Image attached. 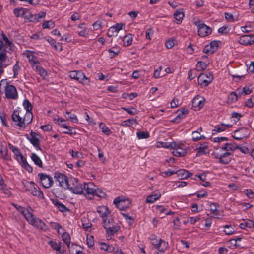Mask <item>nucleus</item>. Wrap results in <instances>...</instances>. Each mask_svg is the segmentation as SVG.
Returning <instances> with one entry per match:
<instances>
[{
    "mask_svg": "<svg viewBox=\"0 0 254 254\" xmlns=\"http://www.w3.org/2000/svg\"><path fill=\"white\" fill-rule=\"evenodd\" d=\"M11 118L18 129H24L32 122L33 115L29 113H25L24 111L15 110L11 115Z\"/></svg>",
    "mask_w": 254,
    "mask_h": 254,
    "instance_id": "1",
    "label": "nucleus"
},
{
    "mask_svg": "<svg viewBox=\"0 0 254 254\" xmlns=\"http://www.w3.org/2000/svg\"><path fill=\"white\" fill-rule=\"evenodd\" d=\"M103 226L106 231L108 234V237L114 235L119 231L120 229V226L114 222L113 218L110 217L108 219H104L103 220Z\"/></svg>",
    "mask_w": 254,
    "mask_h": 254,
    "instance_id": "2",
    "label": "nucleus"
},
{
    "mask_svg": "<svg viewBox=\"0 0 254 254\" xmlns=\"http://www.w3.org/2000/svg\"><path fill=\"white\" fill-rule=\"evenodd\" d=\"M4 85V91L5 93V97L8 99L16 100L18 98V93L16 87L8 83L6 80H2L0 82V86Z\"/></svg>",
    "mask_w": 254,
    "mask_h": 254,
    "instance_id": "3",
    "label": "nucleus"
},
{
    "mask_svg": "<svg viewBox=\"0 0 254 254\" xmlns=\"http://www.w3.org/2000/svg\"><path fill=\"white\" fill-rule=\"evenodd\" d=\"M69 76L72 79H74L83 85H88L90 82L89 78L80 70L70 71Z\"/></svg>",
    "mask_w": 254,
    "mask_h": 254,
    "instance_id": "4",
    "label": "nucleus"
},
{
    "mask_svg": "<svg viewBox=\"0 0 254 254\" xmlns=\"http://www.w3.org/2000/svg\"><path fill=\"white\" fill-rule=\"evenodd\" d=\"M83 186L78 180L75 178H71L69 179V189L72 193L76 194H81L83 193Z\"/></svg>",
    "mask_w": 254,
    "mask_h": 254,
    "instance_id": "5",
    "label": "nucleus"
},
{
    "mask_svg": "<svg viewBox=\"0 0 254 254\" xmlns=\"http://www.w3.org/2000/svg\"><path fill=\"white\" fill-rule=\"evenodd\" d=\"M250 134L251 131L248 128L242 127L233 132L232 137L236 140H241L248 137Z\"/></svg>",
    "mask_w": 254,
    "mask_h": 254,
    "instance_id": "6",
    "label": "nucleus"
},
{
    "mask_svg": "<svg viewBox=\"0 0 254 254\" xmlns=\"http://www.w3.org/2000/svg\"><path fill=\"white\" fill-rule=\"evenodd\" d=\"M54 178L55 181L58 182L59 186L64 189H67V188H69V180L65 175L60 172H56Z\"/></svg>",
    "mask_w": 254,
    "mask_h": 254,
    "instance_id": "7",
    "label": "nucleus"
},
{
    "mask_svg": "<svg viewBox=\"0 0 254 254\" xmlns=\"http://www.w3.org/2000/svg\"><path fill=\"white\" fill-rule=\"evenodd\" d=\"M195 24L197 27L198 34L200 36L205 37L211 33L212 29L203 23L202 21L199 20L195 22Z\"/></svg>",
    "mask_w": 254,
    "mask_h": 254,
    "instance_id": "8",
    "label": "nucleus"
},
{
    "mask_svg": "<svg viewBox=\"0 0 254 254\" xmlns=\"http://www.w3.org/2000/svg\"><path fill=\"white\" fill-rule=\"evenodd\" d=\"M38 178L40 183L45 188H50L53 184V180L52 177L45 173H40L38 174Z\"/></svg>",
    "mask_w": 254,
    "mask_h": 254,
    "instance_id": "9",
    "label": "nucleus"
},
{
    "mask_svg": "<svg viewBox=\"0 0 254 254\" xmlns=\"http://www.w3.org/2000/svg\"><path fill=\"white\" fill-rule=\"evenodd\" d=\"M114 203L119 209L124 210L130 207L131 202L129 199H122L118 197L114 199Z\"/></svg>",
    "mask_w": 254,
    "mask_h": 254,
    "instance_id": "10",
    "label": "nucleus"
},
{
    "mask_svg": "<svg viewBox=\"0 0 254 254\" xmlns=\"http://www.w3.org/2000/svg\"><path fill=\"white\" fill-rule=\"evenodd\" d=\"M25 136L26 138L35 147L37 150H41L40 146L39 135L38 134L31 130L29 135L26 134Z\"/></svg>",
    "mask_w": 254,
    "mask_h": 254,
    "instance_id": "11",
    "label": "nucleus"
},
{
    "mask_svg": "<svg viewBox=\"0 0 254 254\" xmlns=\"http://www.w3.org/2000/svg\"><path fill=\"white\" fill-rule=\"evenodd\" d=\"M213 79V76L211 73H201L197 79L198 83L205 87L212 82Z\"/></svg>",
    "mask_w": 254,
    "mask_h": 254,
    "instance_id": "12",
    "label": "nucleus"
},
{
    "mask_svg": "<svg viewBox=\"0 0 254 254\" xmlns=\"http://www.w3.org/2000/svg\"><path fill=\"white\" fill-rule=\"evenodd\" d=\"M96 187V186L93 183H84L83 186L84 191L82 194L86 196H89L90 195H94Z\"/></svg>",
    "mask_w": 254,
    "mask_h": 254,
    "instance_id": "13",
    "label": "nucleus"
},
{
    "mask_svg": "<svg viewBox=\"0 0 254 254\" xmlns=\"http://www.w3.org/2000/svg\"><path fill=\"white\" fill-rule=\"evenodd\" d=\"M232 154L229 152H226L219 156L218 154L215 156V158L219 159V162L222 164H229L232 159Z\"/></svg>",
    "mask_w": 254,
    "mask_h": 254,
    "instance_id": "14",
    "label": "nucleus"
},
{
    "mask_svg": "<svg viewBox=\"0 0 254 254\" xmlns=\"http://www.w3.org/2000/svg\"><path fill=\"white\" fill-rule=\"evenodd\" d=\"M239 43L244 45H251L254 43V35H244L239 38Z\"/></svg>",
    "mask_w": 254,
    "mask_h": 254,
    "instance_id": "15",
    "label": "nucleus"
},
{
    "mask_svg": "<svg viewBox=\"0 0 254 254\" xmlns=\"http://www.w3.org/2000/svg\"><path fill=\"white\" fill-rule=\"evenodd\" d=\"M175 146L172 147L173 154L177 157H182L185 156L187 153V150L185 148L182 147V144H177L174 142Z\"/></svg>",
    "mask_w": 254,
    "mask_h": 254,
    "instance_id": "16",
    "label": "nucleus"
},
{
    "mask_svg": "<svg viewBox=\"0 0 254 254\" xmlns=\"http://www.w3.org/2000/svg\"><path fill=\"white\" fill-rule=\"evenodd\" d=\"M0 153L2 158L7 161H12L11 156L8 154V149L7 145L5 142L0 144Z\"/></svg>",
    "mask_w": 254,
    "mask_h": 254,
    "instance_id": "17",
    "label": "nucleus"
},
{
    "mask_svg": "<svg viewBox=\"0 0 254 254\" xmlns=\"http://www.w3.org/2000/svg\"><path fill=\"white\" fill-rule=\"evenodd\" d=\"M30 224L37 229L44 231L48 230V226L42 220L38 218H35Z\"/></svg>",
    "mask_w": 254,
    "mask_h": 254,
    "instance_id": "18",
    "label": "nucleus"
},
{
    "mask_svg": "<svg viewBox=\"0 0 254 254\" xmlns=\"http://www.w3.org/2000/svg\"><path fill=\"white\" fill-rule=\"evenodd\" d=\"M232 126L231 124H225L221 123L220 125H217L215 126L214 128L212 130V134L214 135L217 132H221L224 131L227 128H230Z\"/></svg>",
    "mask_w": 254,
    "mask_h": 254,
    "instance_id": "19",
    "label": "nucleus"
},
{
    "mask_svg": "<svg viewBox=\"0 0 254 254\" xmlns=\"http://www.w3.org/2000/svg\"><path fill=\"white\" fill-rule=\"evenodd\" d=\"M34 186V187H33V189L30 192L31 194L34 196L38 197L41 199H44L45 197L44 194L39 187L37 185Z\"/></svg>",
    "mask_w": 254,
    "mask_h": 254,
    "instance_id": "20",
    "label": "nucleus"
},
{
    "mask_svg": "<svg viewBox=\"0 0 254 254\" xmlns=\"http://www.w3.org/2000/svg\"><path fill=\"white\" fill-rule=\"evenodd\" d=\"M217 204L216 203H211L209 205V210L211 212V214L213 215V217L216 219H221L219 217L220 215V211L217 208Z\"/></svg>",
    "mask_w": 254,
    "mask_h": 254,
    "instance_id": "21",
    "label": "nucleus"
},
{
    "mask_svg": "<svg viewBox=\"0 0 254 254\" xmlns=\"http://www.w3.org/2000/svg\"><path fill=\"white\" fill-rule=\"evenodd\" d=\"M97 212L99 214L103 219H106L107 216L109 214V211L108 208L105 206H100L97 208Z\"/></svg>",
    "mask_w": 254,
    "mask_h": 254,
    "instance_id": "22",
    "label": "nucleus"
},
{
    "mask_svg": "<svg viewBox=\"0 0 254 254\" xmlns=\"http://www.w3.org/2000/svg\"><path fill=\"white\" fill-rule=\"evenodd\" d=\"M159 242L157 243V245L154 246L159 252L164 253L167 249L168 244L163 240H159Z\"/></svg>",
    "mask_w": 254,
    "mask_h": 254,
    "instance_id": "23",
    "label": "nucleus"
},
{
    "mask_svg": "<svg viewBox=\"0 0 254 254\" xmlns=\"http://www.w3.org/2000/svg\"><path fill=\"white\" fill-rule=\"evenodd\" d=\"M181 179H186L192 175L191 173L185 169H181L176 171V173Z\"/></svg>",
    "mask_w": 254,
    "mask_h": 254,
    "instance_id": "24",
    "label": "nucleus"
},
{
    "mask_svg": "<svg viewBox=\"0 0 254 254\" xmlns=\"http://www.w3.org/2000/svg\"><path fill=\"white\" fill-rule=\"evenodd\" d=\"M53 203L59 210L62 212H68L69 211L68 208L57 199H53Z\"/></svg>",
    "mask_w": 254,
    "mask_h": 254,
    "instance_id": "25",
    "label": "nucleus"
},
{
    "mask_svg": "<svg viewBox=\"0 0 254 254\" xmlns=\"http://www.w3.org/2000/svg\"><path fill=\"white\" fill-rule=\"evenodd\" d=\"M192 106L194 108H198V109H200L203 107L204 104V99H202L200 100V97L195 98L193 99L192 102Z\"/></svg>",
    "mask_w": 254,
    "mask_h": 254,
    "instance_id": "26",
    "label": "nucleus"
},
{
    "mask_svg": "<svg viewBox=\"0 0 254 254\" xmlns=\"http://www.w3.org/2000/svg\"><path fill=\"white\" fill-rule=\"evenodd\" d=\"M188 112V110L186 109H181L180 110H178V115L174 119L175 121L177 123L179 122L181 119L185 117V115L187 114Z\"/></svg>",
    "mask_w": 254,
    "mask_h": 254,
    "instance_id": "27",
    "label": "nucleus"
},
{
    "mask_svg": "<svg viewBox=\"0 0 254 254\" xmlns=\"http://www.w3.org/2000/svg\"><path fill=\"white\" fill-rule=\"evenodd\" d=\"M161 195L159 192H157L155 194L150 195L148 196L146 199V202L149 203H152L154 202L156 200L159 199L161 197Z\"/></svg>",
    "mask_w": 254,
    "mask_h": 254,
    "instance_id": "28",
    "label": "nucleus"
},
{
    "mask_svg": "<svg viewBox=\"0 0 254 254\" xmlns=\"http://www.w3.org/2000/svg\"><path fill=\"white\" fill-rule=\"evenodd\" d=\"M31 158L35 165L40 168L43 167L42 161L37 154L34 153H32L31 155Z\"/></svg>",
    "mask_w": 254,
    "mask_h": 254,
    "instance_id": "29",
    "label": "nucleus"
},
{
    "mask_svg": "<svg viewBox=\"0 0 254 254\" xmlns=\"http://www.w3.org/2000/svg\"><path fill=\"white\" fill-rule=\"evenodd\" d=\"M239 226L242 229H245L246 228H254V223L252 220L247 219L240 223Z\"/></svg>",
    "mask_w": 254,
    "mask_h": 254,
    "instance_id": "30",
    "label": "nucleus"
},
{
    "mask_svg": "<svg viewBox=\"0 0 254 254\" xmlns=\"http://www.w3.org/2000/svg\"><path fill=\"white\" fill-rule=\"evenodd\" d=\"M22 183L24 186L26 190L30 192L32 190L33 187H34V185H36V184L33 181L29 182L24 180L22 182Z\"/></svg>",
    "mask_w": 254,
    "mask_h": 254,
    "instance_id": "31",
    "label": "nucleus"
},
{
    "mask_svg": "<svg viewBox=\"0 0 254 254\" xmlns=\"http://www.w3.org/2000/svg\"><path fill=\"white\" fill-rule=\"evenodd\" d=\"M209 153L208 149L207 143L201 144L199 147L198 148V151L197 152V155H201Z\"/></svg>",
    "mask_w": 254,
    "mask_h": 254,
    "instance_id": "32",
    "label": "nucleus"
},
{
    "mask_svg": "<svg viewBox=\"0 0 254 254\" xmlns=\"http://www.w3.org/2000/svg\"><path fill=\"white\" fill-rule=\"evenodd\" d=\"M23 106L24 109L26 110L25 113H31V115H33V114L31 112L32 110V105L30 102V101L28 99H25L23 102Z\"/></svg>",
    "mask_w": 254,
    "mask_h": 254,
    "instance_id": "33",
    "label": "nucleus"
},
{
    "mask_svg": "<svg viewBox=\"0 0 254 254\" xmlns=\"http://www.w3.org/2000/svg\"><path fill=\"white\" fill-rule=\"evenodd\" d=\"M8 147L13 152L16 159H18L19 156L22 154L17 147L13 146L10 143H8Z\"/></svg>",
    "mask_w": 254,
    "mask_h": 254,
    "instance_id": "34",
    "label": "nucleus"
},
{
    "mask_svg": "<svg viewBox=\"0 0 254 254\" xmlns=\"http://www.w3.org/2000/svg\"><path fill=\"white\" fill-rule=\"evenodd\" d=\"M209 64V62L206 63L201 61H198L196 64L197 69L198 71H203L207 68Z\"/></svg>",
    "mask_w": 254,
    "mask_h": 254,
    "instance_id": "35",
    "label": "nucleus"
},
{
    "mask_svg": "<svg viewBox=\"0 0 254 254\" xmlns=\"http://www.w3.org/2000/svg\"><path fill=\"white\" fill-rule=\"evenodd\" d=\"M238 146L236 145L235 143L231 144L227 143L224 144V145L221 147V149L226 150V151H234L237 148Z\"/></svg>",
    "mask_w": 254,
    "mask_h": 254,
    "instance_id": "36",
    "label": "nucleus"
},
{
    "mask_svg": "<svg viewBox=\"0 0 254 254\" xmlns=\"http://www.w3.org/2000/svg\"><path fill=\"white\" fill-rule=\"evenodd\" d=\"M123 41V45L125 46H128L130 45L132 42V35L130 34H128L127 35H125L124 37Z\"/></svg>",
    "mask_w": 254,
    "mask_h": 254,
    "instance_id": "37",
    "label": "nucleus"
},
{
    "mask_svg": "<svg viewBox=\"0 0 254 254\" xmlns=\"http://www.w3.org/2000/svg\"><path fill=\"white\" fill-rule=\"evenodd\" d=\"M61 125L63 127H64L66 129H69V131H64V134H69L70 135L76 134V132L75 131V130L73 129V128L72 127L67 126L65 124H61Z\"/></svg>",
    "mask_w": 254,
    "mask_h": 254,
    "instance_id": "38",
    "label": "nucleus"
},
{
    "mask_svg": "<svg viewBox=\"0 0 254 254\" xmlns=\"http://www.w3.org/2000/svg\"><path fill=\"white\" fill-rule=\"evenodd\" d=\"M99 127L100 129H101L102 132L106 135L108 136L112 133L109 127H107L106 125L103 123H101L99 124Z\"/></svg>",
    "mask_w": 254,
    "mask_h": 254,
    "instance_id": "39",
    "label": "nucleus"
},
{
    "mask_svg": "<svg viewBox=\"0 0 254 254\" xmlns=\"http://www.w3.org/2000/svg\"><path fill=\"white\" fill-rule=\"evenodd\" d=\"M25 217V219L27 220L28 222L30 224L32 223V222L35 218L34 217L33 214L30 213L28 210H26L25 211H24V213L22 214Z\"/></svg>",
    "mask_w": 254,
    "mask_h": 254,
    "instance_id": "40",
    "label": "nucleus"
},
{
    "mask_svg": "<svg viewBox=\"0 0 254 254\" xmlns=\"http://www.w3.org/2000/svg\"><path fill=\"white\" fill-rule=\"evenodd\" d=\"M35 70L43 78H44L47 75V72L45 69L42 67L37 65L35 66Z\"/></svg>",
    "mask_w": 254,
    "mask_h": 254,
    "instance_id": "41",
    "label": "nucleus"
},
{
    "mask_svg": "<svg viewBox=\"0 0 254 254\" xmlns=\"http://www.w3.org/2000/svg\"><path fill=\"white\" fill-rule=\"evenodd\" d=\"M31 15L32 14L30 10L24 8V9H23V13L21 14V16L24 18L26 22L29 21Z\"/></svg>",
    "mask_w": 254,
    "mask_h": 254,
    "instance_id": "42",
    "label": "nucleus"
},
{
    "mask_svg": "<svg viewBox=\"0 0 254 254\" xmlns=\"http://www.w3.org/2000/svg\"><path fill=\"white\" fill-rule=\"evenodd\" d=\"M192 140L194 141H197L199 140L204 139L205 137L204 135H201L198 131H193L192 133Z\"/></svg>",
    "mask_w": 254,
    "mask_h": 254,
    "instance_id": "43",
    "label": "nucleus"
},
{
    "mask_svg": "<svg viewBox=\"0 0 254 254\" xmlns=\"http://www.w3.org/2000/svg\"><path fill=\"white\" fill-rule=\"evenodd\" d=\"M27 57L29 59V61L31 63L32 66L35 67L36 65H38L39 62L36 56L32 54L28 55Z\"/></svg>",
    "mask_w": 254,
    "mask_h": 254,
    "instance_id": "44",
    "label": "nucleus"
},
{
    "mask_svg": "<svg viewBox=\"0 0 254 254\" xmlns=\"http://www.w3.org/2000/svg\"><path fill=\"white\" fill-rule=\"evenodd\" d=\"M184 16V12L181 11L176 10L174 14V18L179 22H181Z\"/></svg>",
    "mask_w": 254,
    "mask_h": 254,
    "instance_id": "45",
    "label": "nucleus"
},
{
    "mask_svg": "<svg viewBox=\"0 0 254 254\" xmlns=\"http://www.w3.org/2000/svg\"><path fill=\"white\" fill-rule=\"evenodd\" d=\"M136 135L139 139H147L149 137V133L147 131L137 132Z\"/></svg>",
    "mask_w": 254,
    "mask_h": 254,
    "instance_id": "46",
    "label": "nucleus"
},
{
    "mask_svg": "<svg viewBox=\"0 0 254 254\" xmlns=\"http://www.w3.org/2000/svg\"><path fill=\"white\" fill-rule=\"evenodd\" d=\"M198 70L197 69H190L188 72V79L191 80L194 79L197 74Z\"/></svg>",
    "mask_w": 254,
    "mask_h": 254,
    "instance_id": "47",
    "label": "nucleus"
},
{
    "mask_svg": "<svg viewBox=\"0 0 254 254\" xmlns=\"http://www.w3.org/2000/svg\"><path fill=\"white\" fill-rule=\"evenodd\" d=\"M62 237L64 242L69 247L70 243V237L69 234L64 232L62 234Z\"/></svg>",
    "mask_w": 254,
    "mask_h": 254,
    "instance_id": "48",
    "label": "nucleus"
},
{
    "mask_svg": "<svg viewBox=\"0 0 254 254\" xmlns=\"http://www.w3.org/2000/svg\"><path fill=\"white\" fill-rule=\"evenodd\" d=\"M94 195H96L100 198H105L106 196V193L101 189L97 188V187H96Z\"/></svg>",
    "mask_w": 254,
    "mask_h": 254,
    "instance_id": "49",
    "label": "nucleus"
},
{
    "mask_svg": "<svg viewBox=\"0 0 254 254\" xmlns=\"http://www.w3.org/2000/svg\"><path fill=\"white\" fill-rule=\"evenodd\" d=\"M55 26V23L51 20L45 21L42 24L43 29H52Z\"/></svg>",
    "mask_w": 254,
    "mask_h": 254,
    "instance_id": "50",
    "label": "nucleus"
},
{
    "mask_svg": "<svg viewBox=\"0 0 254 254\" xmlns=\"http://www.w3.org/2000/svg\"><path fill=\"white\" fill-rule=\"evenodd\" d=\"M100 249L110 252L113 250V247L108 245L105 243H101L100 244Z\"/></svg>",
    "mask_w": 254,
    "mask_h": 254,
    "instance_id": "51",
    "label": "nucleus"
},
{
    "mask_svg": "<svg viewBox=\"0 0 254 254\" xmlns=\"http://www.w3.org/2000/svg\"><path fill=\"white\" fill-rule=\"evenodd\" d=\"M0 186V190H2V192L6 195L7 197H9L11 195V191L8 189V188L7 187L6 185L4 184L3 185H2Z\"/></svg>",
    "mask_w": 254,
    "mask_h": 254,
    "instance_id": "52",
    "label": "nucleus"
},
{
    "mask_svg": "<svg viewBox=\"0 0 254 254\" xmlns=\"http://www.w3.org/2000/svg\"><path fill=\"white\" fill-rule=\"evenodd\" d=\"M225 229L224 232L226 235H232L235 233V230L231 225H225L223 226Z\"/></svg>",
    "mask_w": 254,
    "mask_h": 254,
    "instance_id": "53",
    "label": "nucleus"
},
{
    "mask_svg": "<svg viewBox=\"0 0 254 254\" xmlns=\"http://www.w3.org/2000/svg\"><path fill=\"white\" fill-rule=\"evenodd\" d=\"M19 62L17 61L15 65L13 67V77H17L18 75L19 72L20 70V67L19 65Z\"/></svg>",
    "mask_w": 254,
    "mask_h": 254,
    "instance_id": "54",
    "label": "nucleus"
},
{
    "mask_svg": "<svg viewBox=\"0 0 254 254\" xmlns=\"http://www.w3.org/2000/svg\"><path fill=\"white\" fill-rule=\"evenodd\" d=\"M66 114L67 115H70L68 117H66V118L68 120H70L71 122L75 123H78V120L77 119V116L74 114H71L70 112L66 111Z\"/></svg>",
    "mask_w": 254,
    "mask_h": 254,
    "instance_id": "55",
    "label": "nucleus"
},
{
    "mask_svg": "<svg viewBox=\"0 0 254 254\" xmlns=\"http://www.w3.org/2000/svg\"><path fill=\"white\" fill-rule=\"evenodd\" d=\"M134 123H136V120L132 119H128L123 121L121 125L124 127H127L130 126L131 124H133Z\"/></svg>",
    "mask_w": 254,
    "mask_h": 254,
    "instance_id": "56",
    "label": "nucleus"
},
{
    "mask_svg": "<svg viewBox=\"0 0 254 254\" xmlns=\"http://www.w3.org/2000/svg\"><path fill=\"white\" fill-rule=\"evenodd\" d=\"M210 48L212 49V51L215 52L219 47L218 41H213L211 42L209 44L207 45Z\"/></svg>",
    "mask_w": 254,
    "mask_h": 254,
    "instance_id": "57",
    "label": "nucleus"
},
{
    "mask_svg": "<svg viewBox=\"0 0 254 254\" xmlns=\"http://www.w3.org/2000/svg\"><path fill=\"white\" fill-rule=\"evenodd\" d=\"M208 196V192L204 190L198 191L196 193L197 198H205Z\"/></svg>",
    "mask_w": 254,
    "mask_h": 254,
    "instance_id": "58",
    "label": "nucleus"
},
{
    "mask_svg": "<svg viewBox=\"0 0 254 254\" xmlns=\"http://www.w3.org/2000/svg\"><path fill=\"white\" fill-rule=\"evenodd\" d=\"M158 143L160 144L161 147L165 148H170L172 149V147L175 146L174 142H171V143H167V142H159Z\"/></svg>",
    "mask_w": 254,
    "mask_h": 254,
    "instance_id": "59",
    "label": "nucleus"
},
{
    "mask_svg": "<svg viewBox=\"0 0 254 254\" xmlns=\"http://www.w3.org/2000/svg\"><path fill=\"white\" fill-rule=\"evenodd\" d=\"M242 115L241 114L233 112L231 114V118L233 119V121L236 123L238 122L241 117H242Z\"/></svg>",
    "mask_w": 254,
    "mask_h": 254,
    "instance_id": "60",
    "label": "nucleus"
},
{
    "mask_svg": "<svg viewBox=\"0 0 254 254\" xmlns=\"http://www.w3.org/2000/svg\"><path fill=\"white\" fill-rule=\"evenodd\" d=\"M159 240H162L161 238L157 237L154 235H152L150 236V241L151 243L155 246V245H157V243L159 242Z\"/></svg>",
    "mask_w": 254,
    "mask_h": 254,
    "instance_id": "61",
    "label": "nucleus"
},
{
    "mask_svg": "<svg viewBox=\"0 0 254 254\" xmlns=\"http://www.w3.org/2000/svg\"><path fill=\"white\" fill-rule=\"evenodd\" d=\"M107 35L108 36L111 37L112 36H117V32H116V30H115V28L113 26H112L108 30Z\"/></svg>",
    "mask_w": 254,
    "mask_h": 254,
    "instance_id": "62",
    "label": "nucleus"
},
{
    "mask_svg": "<svg viewBox=\"0 0 254 254\" xmlns=\"http://www.w3.org/2000/svg\"><path fill=\"white\" fill-rule=\"evenodd\" d=\"M87 244L89 248H91L94 245V239L93 236H90L87 237Z\"/></svg>",
    "mask_w": 254,
    "mask_h": 254,
    "instance_id": "63",
    "label": "nucleus"
},
{
    "mask_svg": "<svg viewBox=\"0 0 254 254\" xmlns=\"http://www.w3.org/2000/svg\"><path fill=\"white\" fill-rule=\"evenodd\" d=\"M246 106L249 108H252L254 105V97H251L248 99L245 103Z\"/></svg>",
    "mask_w": 254,
    "mask_h": 254,
    "instance_id": "64",
    "label": "nucleus"
}]
</instances>
